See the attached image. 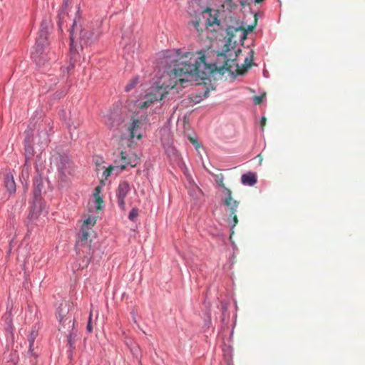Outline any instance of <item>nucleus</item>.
I'll list each match as a JSON object with an SVG mask.
<instances>
[{"mask_svg":"<svg viewBox=\"0 0 365 365\" xmlns=\"http://www.w3.org/2000/svg\"><path fill=\"white\" fill-rule=\"evenodd\" d=\"M202 51L185 52L175 60L173 69L169 73V84L158 86L154 92L146 96V100L140 104V108L149 107L154 101H161L168 93V88L177 90L184 87V83L192 81V77L204 80L216 69L215 63H208Z\"/></svg>","mask_w":365,"mask_h":365,"instance_id":"obj_1","label":"nucleus"},{"mask_svg":"<svg viewBox=\"0 0 365 365\" xmlns=\"http://www.w3.org/2000/svg\"><path fill=\"white\" fill-rule=\"evenodd\" d=\"M75 22L73 23V29L71 31V48H70V66L68 68H73L74 67L75 63L79 59V54L74 48L75 41H79L81 47L83 48V47H87L95 43L99 37L100 33L98 29H94L93 26L90 25L85 26L83 29H81L78 38H76V36L74 32V26Z\"/></svg>","mask_w":365,"mask_h":365,"instance_id":"obj_2","label":"nucleus"},{"mask_svg":"<svg viewBox=\"0 0 365 365\" xmlns=\"http://www.w3.org/2000/svg\"><path fill=\"white\" fill-rule=\"evenodd\" d=\"M48 23L43 21L36 44L31 53V58L38 66H43L47 61L51 59L48 56Z\"/></svg>","mask_w":365,"mask_h":365,"instance_id":"obj_3","label":"nucleus"},{"mask_svg":"<svg viewBox=\"0 0 365 365\" xmlns=\"http://www.w3.org/2000/svg\"><path fill=\"white\" fill-rule=\"evenodd\" d=\"M222 202L224 205L228 208L229 216L227 221L231 225L232 233H233V229L238 223L237 209L240 205V202L233 198L232 192L230 189L225 187V197L222 199Z\"/></svg>","mask_w":365,"mask_h":365,"instance_id":"obj_4","label":"nucleus"},{"mask_svg":"<svg viewBox=\"0 0 365 365\" xmlns=\"http://www.w3.org/2000/svg\"><path fill=\"white\" fill-rule=\"evenodd\" d=\"M253 56L254 51L250 50L249 56L245 58L244 63L242 65H239L236 63L235 58H227L225 61L223 68L230 73L242 75L251 67L254 60Z\"/></svg>","mask_w":365,"mask_h":365,"instance_id":"obj_5","label":"nucleus"},{"mask_svg":"<svg viewBox=\"0 0 365 365\" xmlns=\"http://www.w3.org/2000/svg\"><path fill=\"white\" fill-rule=\"evenodd\" d=\"M70 304L67 302H64L60 304L58 307V317L61 327L59 330L63 328H68V330L73 329L74 326L73 318L69 314Z\"/></svg>","mask_w":365,"mask_h":365,"instance_id":"obj_6","label":"nucleus"},{"mask_svg":"<svg viewBox=\"0 0 365 365\" xmlns=\"http://www.w3.org/2000/svg\"><path fill=\"white\" fill-rule=\"evenodd\" d=\"M51 163L57 168L62 175L66 176L71 173V161L66 155L54 154L51 158Z\"/></svg>","mask_w":365,"mask_h":365,"instance_id":"obj_7","label":"nucleus"},{"mask_svg":"<svg viewBox=\"0 0 365 365\" xmlns=\"http://www.w3.org/2000/svg\"><path fill=\"white\" fill-rule=\"evenodd\" d=\"M130 185L127 181L120 182L116 190V196L118 199V205L123 210H125V198L130 192Z\"/></svg>","mask_w":365,"mask_h":365,"instance_id":"obj_8","label":"nucleus"},{"mask_svg":"<svg viewBox=\"0 0 365 365\" xmlns=\"http://www.w3.org/2000/svg\"><path fill=\"white\" fill-rule=\"evenodd\" d=\"M219 12L217 10L206 9L203 11V18L205 19V26L207 27L213 26L215 25L220 26V21L218 19Z\"/></svg>","mask_w":365,"mask_h":365,"instance_id":"obj_9","label":"nucleus"},{"mask_svg":"<svg viewBox=\"0 0 365 365\" xmlns=\"http://www.w3.org/2000/svg\"><path fill=\"white\" fill-rule=\"evenodd\" d=\"M142 125V121L137 118H133L132 121L128 125L129 136L130 138H136L140 140L142 138V133L139 131Z\"/></svg>","mask_w":365,"mask_h":365,"instance_id":"obj_10","label":"nucleus"},{"mask_svg":"<svg viewBox=\"0 0 365 365\" xmlns=\"http://www.w3.org/2000/svg\"><path fill=\"white\" fill-rule=\"evenodd\" d=\"M123 122V119L121 114L115 111L108 115L106 124L108 128H113L119 126Z\"/></svg>","mask_w":365,"mask_h":365,"instance_id":"obj_11","label":"nucleus"},{"mask_svg":"<svg viewBox=\"0 0 365 365\" xmlns=\"http://www.w3.org/2000/svg\"><path fill=\"white\" fill-rule=\"evenodd\" d=\"M120 157L123 161V164L119 165L121 170L125 169L127 165L135 167L138 164L139 159L136 155L128 156L125 152L122 151L120 153Z\"/></svg>","mask_w":365,"mask_h":365,"instance_id":"obj_12","label":"nucleus"},{"mask_svg":"<svg viewBox=\"0 0 365 365\" xmlns=\"http://www.w3.org/2000/svg\"><path fill=\"white\" fill-rule=\"evenodd\" d=\"M43 209V205L42 201H33L29 214V218L31 220H36L41 214Z\"/></svg>","mask_w":365,"mask_h":365,"instance_id":"obj_13","label":"nucleus"},{"mask_svg":"<svg viewBox=\"0 0 365 365\" xmlns=\"http://www.w3.org/2000/svg\"><path fill=\"white\" fill-rule=\"evenodd\" d=\"M5 187L10 194H14L16 192V182L14 176L11 173L6 174L4 178Z\"/></svg>","mask_w":365,"mask_h":365,"instance_id":"obj_14","label":"nucleus"},{"mask_svg":"<svg viewBox=\"0 0 365 365\" xmlns=\"http://www.w3.org/2000/svg\"><path fill=\"white\" fill-rule=\"evenodd\" d=\"M241 182L243 185L253 186L257 182V176L251 172L243 174L241 177Z\"/></svg>","mask_w":365,"mask_h":365,"instance_id":"obj_15","label":"nucleus"},{"mask_svg":"<svg viewBox=\"0 0 365 365\" xmlns=\"http://www.w3.org/2000/svg\"><path fill=\"white\" fill-rule=\"evenodd\" d=\"M101 192V188L99 186H97L95 188L94 192H93V197L95 198V201L96 203V210H101L103 207V200L101 196L100 195V193Z\"/></svg>","mask_w":365,"mask_h":365,"instance_id":"obj_16","label":"nucleus"},{"mask_svg":"<svg viewBox=\"0 0 365 365\" xmlns=\"http://www.w3.org/2000/svg\"><path fill=\"white\" fill-rule=\"evenodd\" d=\"M81 232V235L80 237V239H79L78 242L80 243H81L82 245L86 244L87 241H88V239L90 237L89 229L88 228V227L82 226Z\"/></svg>","mask_w":365,"mask_h":365,"instance_id":"obj_17","label":"nucleus"},{"mask_svg":"<svg viewBox=\"0 0 365 365\" xmlns=\"http://www.w3.org/2000/svg\"><path fill=\"white\" fill-rule=\"evenodd\" d=\"M30 165L28 164V162L26 161L24 165L23 166L21 175L20 177L21 180L26 181L29 179L30 175Z\"/></svg>","mask_w":365,"mask_h":365,"instance_id":"obj_18","label":"nucleus"},{"mask_svg":"<svg viewBox=\"0 0 365 365\" xmlns=\"http://www.w3.org/2000/svg\"><path fill=\"white\" fill-rule=\"evenodd\" d=\"M72 330L73 329L68 330V327H66L65 329L63 328L61 330L62 332H63L66 334V336L68 339V343L70 344L71 346H72V345H73L72 336H71Z\"/></svg>","mask_w":365,"mask_h":365,"instance_id":"obj_19","label":"nucleus"},{"mask_svg":"<svg viewBox=\"0 0 365 365\" xmlns=\"http://www.w3.org/2000/svg\"><path fill=\"white\" fill-rule=\"evenodd\" d=\"M138 83V78H133L132 80H130V81L125 86V91H130L131 89H133L135 86L136 84Z\"/></svg>","mask_w":365,"mask_h":365,"instance_id":"obj_20","label":"nucleus"},{"mask_svg":"<svg viewBox=\"0 0 365 365\" xmlns=\"http://www.w3.org/2000/svg\"><path fill=\"white\" fill-rule=\"evenodd\" d=\"M25 155H26V161L28 162V160L34 155V150L31 145H26L25 148Z\"/></svg>","mask_w":365,"mask_h":365,"instance_id":"obj_21","label":"nucleus"},{"mask_svg":"<svg viewBox=\"0 0 365 365\" xmlns=\"http://www.w3.org/2000/svg\"><path fill=\"white\" fill-rule=\"evenodd\" d=\"M138 215V210L137 208H133L129 213V219L131 221H135Z\"/></svg>","mask_w":365,"mask_h":365,"instance_id":"obj_22","label":"nucleus"},{"mask_svg":"<svg viewBox=\"0 0 365 365\" xmlns=\"http://www.w3.org/2000/svg\"><path fill=\"white\" fill-rule=\"evenodd\" d=\"M33 201H42L41 198V189L37 187L34 190V200Z\"/></svg>","mask_w":365,"mask_h":365,"instance_id":"obj_23","label":"nucleus"},{"mask_svg":"<svg viewBox=\"0 0 365 365\" xmlns=\"http://www.w3.org/2000/svg\"><path fill=\"white\" fill-rule=\"evenodd\" d=\"M66 16H67V14L63 10H61V12L59 13V14H58L59 21L58 23L59 29H61L63 22V19Z\"/></svg>","mask_w":365,"mask_h":365,"instance_id":"obj_24","label":"nucleus"},{"mask_svg":"<svg viewBox=\"0 0 365 365\" xmlns=\"http://www.w3.org/2000/svg\"><path fill=\"white\" fill-rule=\"evenodd\" d=\"M265 94H262L260 96H254V102L256 105H259L262 103L263 98H264Z\"/></svg>","mask_w":365,"mask_h":365,"instance_id":"obj_25","label":"nucleus"},{"mask_svg":"<svg viewBox=\"0 0 365 365\" xmlns=\"http://www.w3.org/2000/svg\"><path fill=\"white\" fill-rule=\"evenodd\" d=\"M113 170V167L112 165H110L108 168H106L103 172V176L107 178L109 177Z\"/></svg>","mask_w":365,"mask_h":365,"instance_id":"obj_26","label":"nucleus"},{"mask_svg":"<svg viewBox=\"0 0 365 365\" xmlns=\"http://www.w3.org/2000/svg\"><path fill=\"white\" fill-rule=\"evenodd\" d=\"M96 220H92L91 218H88L86 219L84 222H83V226H86V227H88V225H94L95 223H96Z\"/></svg>","mask_w":365,"mask_h":365,"instance_id":"obj_27","label":"nucleus"},{"mask_svg":"<svg viewBox=\"0 0 365 365\" xmlns=\"http://www.w3.org/2000/svg\"><path fill=\"white\" fill-rule=\"evenodd\" d=\"M36 336V334L34 331H32L31 334V336L29 338L30 349H31V347L33 346Z\"/></svg>","mask_w":365,"mask_h":365,"instance_id":"obj_28","label":"nucleus"},{"mask_svg":"<svg viewBox=\"0 0 365 365\" xmlns=\"http://www.w3.org/2000/svg\"><path fill=\"white\" fill-rule=\"evenodd\" d=\"M91 317H92V312H91L90 316H89V320H88V324H87V330L89 332H91L92 330H93V327L91 326Z\"/></svg>","mask_w":365,"mask_h":365,"instance_id":"obj_29","label":"nucleus"},{"mask_svg":"<svg viewBox=\"0 0 365 365\" xmlns=\"http://www.w3.org/2000/svg\"><path fill=\"white\" fill-rule=\"evenodd\" d=\"M249 0H242L240 1V4L242 6H245L246 4H249ZM264 0H254V1L257 4H259V3H261L262 1H263Z\"/></svg>","mask_w":365,"mask_h":365,"instance_id":"obj_30","label":"nucleus"},{"mask_svg":"<svg viewBox=\"0 0 365 365\" xmlns=\"http://www.w3.org/2000/svg\"><path fill=\"white\" fill-rule=\"evenodd\" d=\"M266 121H267V118L263 116L261 118L260 125H261L262 130L264 129V128L265 126Z\"/></svg>","mask_w":365,"mask_h":365,"instance_id":"obj_31","label":"nucleus"},{"mask_svg":"<svg viewBox=\"0 0 365 365\" xmlns=\"http://www.w3.org/2000/svg\"><path fill=\"white\" fill-rule=\"evenodd\" d=\"M190 140L193 145H195L196 148H199L200 145L196 139L190 137Z\"/></svg>","mask_w":365,"mask_h":365,"instance_id":"obj_32","label":"nucleus"},{"mask_svg":"<svg viewBox=\"0 0 365 365\" xmlns=\"http://www.w3.org/2000/svg\"><path fill=\"white\" fill-rule=\"evenodd\" d=\"M217 183L219 184L220 186H221L222 187H223L225 189V183L223 182V178L222 177L220 179L217 180Z\"/></svg>","mask_w":365,"mask_h":365,"instance_id":"obj_33","label":"nucleus"},{"mask_svg":"<svg viewBox=\"0 0 365 365\" xmlns=\"http://www.w3.org/2000/svg\"><path fill=\"white\" fill-rule=\"evenodd\" d=\"M235 32L236 33H240L242 35V38H245V34L244 32V31L241 29H235Z\"/></svg>","mask_w":365,"mask_h":365,"instance_id":"obj_34","label":"nucleus"},{"mask_svg":"<svg viewBox=\"0 0 365 365\" xmlns=\"http://www.w3.org/2000/svg\"><path fill=\"white\" fill-rule=\"evenodd\" d=\"M199 25H200V23L198 21H195L194 22V26L196 28L197 30H199Z\"/></svg>","mask_w":365,"mask_h":365,"instance_id":"obj_35","label":"nucleus"},{"mask_svg":"<svg viewBox=\"0 0 365 365\" xmlns=\"http://www.w3.org/2000/svg\"><path fill=\"white\" fill-rule=\"evenodd\" d=\"M241 52H242L241 49H237V50L235 51V56H237L239 55V53H240Z\"/></svg>","mask_w":365,"mask_h":365,"instance_id":"obj_36","label":"nucleus"},{"mask_svg":"<svg viewBox=\"0 0 365 365\" xmlns=\"http://www.w3.org/2000/svg\"><path fill=\"white\" fill-rule=\"evenodd\" d=\"M256 24H257V20H255V24L254 26L249 27V30L252 31L253 29V28L256 26Z\"/></svg>","mask_w":365,"mask_h":365,"instance_id":"obj_37","label":"nucleus"},{"mask_svg":"<svg viewBox=\"0 0 365 365\" xmlns=\"http://www.w3.org/2000/svg\"><path fill=\"white\" fill-rule=\"evenodd\" d=\"M217 56H225V53H223L222 52H219Z\"/></svg>","mask_w":365,"mask_h":365,"instance_id":"obj_38","label":"nucleus"},{"mask_svg":"<svg viewBox=\"0 0 365 365\" xmlns=\"http://www.w3.org/2000/svg\"><path fill=\"white\" fill-rule=\"evenodd\" d=\"M227 4H231L232 2V0H224Z\"/></svg>","mask_w":365,"mask_h":365,"instance_id":"obj_39","label":"nucleus"},{"mask_svg":"<svg viewBox=\"0 0 365 365\" xmlns=\"http://www.w3.org/2000/svg\"><path fill=\"white\" fill-rule=\"evenodd\" d=\"M232 36H230V38H229V41L230 42L232 41Z\"/></svg>","mask_w":365,"mask_h":365,"instance_id":"obj_40","label":"nucleus"}]
</instances>
